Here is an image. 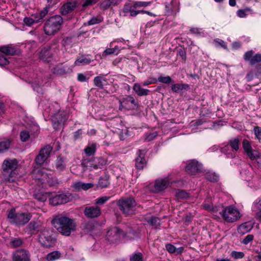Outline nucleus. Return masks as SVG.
<instances>
[{
    "label": "nucleus",
    "instance_id": "13",
    "mask_svg": "<svg viewBox=\"0 0 261 261\" xmlns=\"http://www.w3.org/2000/svg\"><path fill=\"white\" fill-rule=\"evenodd\" d=\"M84 214L88 218H95L101 215V209L97 205L86 206L84 209Z\"/></svg>",
    "mask_w": 261,
    "mask_h": 261
},
{
    "label": "nucleus",
    "instance_id": "8",
    "mask_svg": "<svg viewBox=\"0 0 261 261\" xmlns=\"http://www.w3.org/2000/svg\"><path fill=\"white\" fill-rule=\"evenodd\" d=\"M185 169L190 175H196L203 172L202 165L195 160L187 161Z\"/></svg>",
    "mask_w": 261,
    "mask_h": 261
},
{
    "label": "nucleus",
    "instance_id": "23",
    "mask_svg": "<svg viewBox=\"0 0 261 261\" xmlns=\"http://www.w3.org/2000/svg\"><path fill=\"white\" fill-rule=\"evenodd\" d=\"M110 176L108 175H105L101 176L97 184V186L100 188H107L110 185L109 181Z\"/></svg>",
    "mask_w": 261,
    "mask_h": 261
},
{
    "label": "nucleus",
    "instance_id": "29",
    "mask_svg": "<svg viewBox=\"0 0 261 261\" xmlns=\"http://www.w3.org/2000/svg\"><path fill=\"white\" fill-rule=\"evenodd\" d=\"M68 68L64 67L62 65H57L53 69V73L58 75H61L68 72Z\"/></svg>",
    "mask_w": 261,
    "mask_h": 261
},
{
    "label": "nucleus",
    "instance_id": "53",
    "mask_svg": "<svg viewBox=\"0 0 261 261\" xmlns=\"http://www.w3.org/2000/svg\"><path fill=\"white\" fill-rule=\"evenodd\" d=\"M254 54V51L252 50H249L246 52L244 55V59L246 61H249V63H250L252 58L253 57V55Z\"/></svg>",
    "mask_w": 261,
    "mask_h": 261
},
{
    "label": "nucleus",
    "instance_id": "49",
    "mask_svg": "<svg viewBox=\"0 0 261 261\" xmlns=\"http://www.w3.org/2000/svg\"><path fill=\"white\" fill-rule=\"evenodd\" d=\"M259 62H261V54H256L252 58L250 65H254V64Z\"/></svg>",
    "mask_w": 261,
    "mask_h": 261
},
{
    "label": "nucleus",
    "instance_id": "35",
    "mask_svg": "<svg viewBox=\"0 0 261 261\" xmlns=\"http://www.w3.org/2000/svg\"><path fill=\"white\" fill-rule=\"evenodd\" d=\"M221 152L226 155L227 158H233L235 157V154L229 150V146L228 144L221 148Z\"/></svg>",
    "mask_w": 261,
    "mask_h": 261
},
{
    "label": "nucleus",
    "instance_id": "2",
    "mask_svg": "<svg viewBox=\"0 0 261 261\" xmlns=\"http://www.w3.org/2000/svg\"><path fill=\"white\" fill-rule=\"evenodd\" d=\"M213 212L219 214L222 218L228 222H233L240 218V212L231 206H215Z\"/></svg>",
    "mask_w": 261,
    "mask_h": 261
},
{
    "label": "nucleus",
    "instance_id": "14",
    "mask_svg": "<svg viewBox=\"0 0 261 261\" xmlns=\"http://www.w3.org/2000/svg\"><path fill=\"white\" fill-rule=\"evenodd\" d=\"M30 253L25 249L16 251L13 256V261H30Z\"/></svg>",
    "mask_w": 261,
    "mask_h": 261
},
{
    "label": "nucleus",
    "instance_id": "47",
    "mask_svg": "<svg viewBox=\"0 0 261 261\" xmlns=\"http://www.w3.org/2000/svg\"><path fill=\"white\" fill-rule=\"evenodd\" d=\"M102 80L103 79H102V77L101 76H97L95 77L94 79V85L96 87H97L100 89H103V86L102 82Z\"/></svg>",
    "mask_w": 261,
    "mask_h": 261
},
{
    "label": "nucleus",
    "instance_id": "55",
    "mask_svg": "<svg viewBox=\"0 0 261 261\" xmlns=\"http://www.w3.org/2000/svg\"><path fill=\"white\" fill-rule=\"evenodd\" d=\"M119 102L120 103V106H123L125 109H134L135 108L134 107L128 106L129 101H126V97L123 98L122 99L119 100Z\"/></svg>",
    "mask_w": 261,
    "mask_h": 261
},
{
    "label": "nucleus",
    "instance_id": "27",
    "mask_svg": "<svg viewBox=\"0 0 261 261\" xmlns=\"http://www.w3.org/2000/svg\"><path fill=\"white\" fill-rule=\"evenodd\" d=\"M240 140L238 138H233L229 140L228 145L231 147L232 150L237 151L240 148Z\"/></svg>",
    "mask_w": 261,
    "mask_h": 261
},
{
    "label": "nucleus",
    "instance_id": "6",
    "mask_svg": "<svg viewBox=\"0 0 261 261\" xmlns=\"http://www.w3.org/2000/svg\"><path fill=\"white\" fill-rule=\"evenodd\" d=\"M32 215L29 213H15V210L11 209L8 214L7 218L10 223L18 226H24L32 218Z\"/></svg>",
    "mask_w": 261,
    "mask_h": 261
},
{
    "label": "nucleus",
    "instance_id": "17",
    "mask_svg": "<svg viewBox=\"0 0 261 261\" xmlns=\"http://www.w3.org/2000/svg\"><path fill=\"white\" fill-rule=\"evenodd\" d=\"M68 201L69 197L65 194L56 195L49 199L50 203L54 206L66 203Z\"/></svg>",
    "mask_w": 261,
    "mask_h": 261
},
{
    "label": "nucleus",
    "instance_id": "62",
    "mask_svg": "<svg viewBox=\"0 0 261 261\" xmlns=\"http://www.w3.org/2000/svg\"><path fill=\"white\" fill-rule=\"evenodd\" d=\"M254 236L252 234L247 235L243 240L242 243L245 245L251 242L253 239Z\"/></svg>",
    "mask_w": 261,
    "mask_h": 261
},
{
    "label": "nucleus",
    "instance_id": "28",
    "mask_svg": "<svg viewBox=\"0 0 261 261\" xmlns=\"http://www.w3.org/2000/svg\"><path fill=\"white\" fill-rule=\"evenodd\" d=\"M133 89L139 96L147 95L148 94L149 90L142 88L139 84H135Z\"/></svg>",
    "mask_w": 261,
    "mask_h": 261
},
{
    "label": "nucleus",
    "instance_id": "24",
    "mask_svg": "<svg viewBox=\"0 0 261 261\" xmlns=\"http://www.w3.org/2000/svg\"><path fill=\"white\" fill-rule=\"evenodd\" d=\"M252 228V226L250 223H244L240 225L238 228L239 233L244 234L248 232Z\"/></svg>",
    "mask_w": 261,
    "mask_h": 261
},
{
    "label": "nucleus",
    "instance_id": "10",
    "mask_svg": "<svg viewBox=\"0 0 261 261\" xmlns=\"http://www.w3.org/2000/svg\"><path fill=\"white\" fill-rule=\"evenodd\" d=\"M53 148L50 145H47L41 148L39 154L35 158L37 164L42 165L49 157Z\"/></svg>",
    "mask_w": 261,
    "mask_h": 261
},
{
    "label": "nucleus",
    "instance_id": "4",
    "mask_svg": "<svg viewBox=\"0 0 261 261\" xmlns=\"http://www.w3.org/2000/svg\"><path fill=\"white\" fill-rule=\"evenodd\" d=\"M18 166L16 159H6L2 164L3 174L5 176L6 182H14L16 180V172Z\"/></svg>",
    "mask_w": 261,
    "mask_h": 261
},
{
    "label": "nucleus",
    "instance_id": "64",
    "mask_svg": "<svg viewBox=\"0 0 261 261\" xmlns=\"http://www.w3.org/2000/svg\"><path fill=\"white\" fill-rule=\"evenodd\" d=\"M97 0H86L82 6L83 8H85L89 6L95 4Z\"/></svg>",
    "mask_w": 261,
    "mask_h": 261
},
{
    "label": "nucleus",
    "instance_id": "48",
    "mask_svg": "<svg viewBox=\"0 0 261 261\" xmlns=\"http://www.w3.org/2000/svg\"><path fill=\"white\" fill-rule=\"evenodd\" d=\"M20 138L22 142L27 141L30 138V133L27 130H22L20 133Z\"/></svg>",
    "mask_w": 261,
    "mask_h": 261
},
{
    "label": "nucleus",
    "instance_id": "38",
    "mask_svg": "<svg viewBox=\"0 0 261 261\" xmlns=\"http://www.w3.org/2000/svg\"><path fill=\"white\" fill-rule=\"evenodd\" d=\"M84 151L87 156H91L94 154L96 151V145L93 144L90 146H88L85 148Z\"/></svg>",
    "mask_w": 261,
    "mask_h": 261
},
{
    "label": "nucleus",
    "instance_id": "54",
    "mask_svg": "<svg viewBox=\"0 0 261 261\" xmlns=\"http://www.w3.org/2000/svg\"><path fill=\"white\" fill-rule=\"evenodd\" d=\"M59 39L58 38H54L50 43L47 44L46 46H50V49H55L59 46Z\"/></svg>",
    "mask_w": 261,
    "mask_h": 261
},
{
    "label": "nucleus",
    "instance_id": "56",
    "mask_svg": "<svg viewBox=\"0 0 261 261\" xmlns=\"http://www.w3.org/2000/svg\"><path fill=\"white\" fill-rule=\"evenodd\" d=\"M110 198V196H102L96 199L95 203L98 205H102L106 203Z\"/></svg>",
    "mask_w": 261,
    "mask_h": 261
},
{
    "label": "nucleus",
    "instance_id": "42",
    "mask_svg": "<svg viewBox=\"0 0 261 261\" xmlns=\"http://www.w3.org/2000/svg\"><path fill=\"white\" fill-rule=\"evenodd\" d=\"M243 147L246 153L252 149L251 145L249 141L247 139H244L242 143Z\"/></svg>",
    "mask_w": 261,
    "mask_h": 261
},
{
    "label": "nucleus",
    "instance_id": "20",
    "mask_svg": "<svg viewBox=\"0 0 261 261\" xmlns=\"http://www.w3.org/2000/svg\"><path fill=\"white\" fill-rule=\"evenodd\" d=\"M94 185L92 183H84L78 181L74 183L73 188L75 191H79L81 190H87L93 187Z\"/></svg>",
    "mask_w": 261,
    "mask_h": 261
},
{
    "label": "nucleus",
    "instance_id": "46",
    "mask_svg": "<svg viewBox=\"0 0 261 261\" xmlns=\"http://www.w3.org/2000/svg\"><path fill=\"white\" fill-rule=\"evenodd\" d=\"M143 256L141 252L133 254L130 257V261H143Z\"/></svg>",
    "mask_w": 261,
    "mask_h": 261
},
{
    "label": "nucleus",
    "instance_id": "34",
    "mask_svg": "<svg viewBox=\"0 0 261 261\" xmlns=\"http://www.w3.org/2000/svg\"><path fill=\"white\" fill-rule=\"evenodd\" d=\"M122 237H130V238H133L130 235H133L134 237L137 236L136 231L132 227H128L127 230L125 231L122 230Z\"/></svg>",
    "mask_w": 261,
    "mask_h": 261
},
{
    "label": "nucleus",
    "instance_id": "1",
    "mask_svg": "<svg viewBox=\"0 0 261 261\" xmlns=\"http://www.w3.org/2000/svg\"><path fill=\"white\" fill-rule=\"evenodd\" d=\"M51 222L59 232L66 236H69L72 231L76 229V225L74 220L66 216H56Z\"/></svg>",
    "mask_w": 261,
    "mask_h": 261
},
{
    "label": "nucleus",
    "instance_id": "59",
    "mask_svg": "<svg viewBox=\"0 0 261 261\" xmlns=\"http://www.w3.org/2000/svg\"><path fill=\"white\" fill-rule=\"evenodd\" d=\"M254 134L256 137L259 140H261V127L259 126H255L254 127Z\"/></svg>",
    "mask_w": 261,
    "mask_h": 261
},
{
    "label": "nucleus",
    "instance_id": "11",
    "mask_svg": "<svg viewBox=\"0 0 261 261\" xmlns=\"http://www.w3.org/2000/svg\"><path fill=\"white\" fill-rule=\"evenodd\" d=\"M68 118V115L65 112H59L56 114L52 118L51 121L53 127L57 129L60 126L63 125Z\"/></svg>",
    "mask_w": 261,
    "mask_h": 261
},
{
    "label": "nucleus",
    "instance_id": "39",
    "mask_svg": "<svg viewBox=\"0 0 261 261\" xmlns=\"http://www.w3.org/2000/svg\"><path fill=\"white\" fill-rule=\"evenodd\" d=\"M22 241L20 238H12L11 239L9 244L10 246L13 248L19 247L21 245Z\"/></svg>",
    "mask_w": 261,
    "mask_h": 261
},
{
    "label": "nucleus",
    "instance_id": "37",
    "mask_svg": "<svg viewBox=\"0 0 261 261\" xmlns=\"http://www.w3.org/2000/svg\"><path fill=\"white\" fill-rule=\"evenodd\" d=\"M160 219L155 217H152L148 220V223L155 228L160 226Z\"/></svg>",
    "mask_w": 261,
    "mask_h": 261
},
{
    "label": "nucleus",
    "instance_id": "3",
    "mask_svg": "<svg viewBox=\"0 0 261 261\" xmlns=\"http://www.w3.org/2000/svg\"><path fill=\"white\" fill-rule=\"evenodd\" d=\"M63 23V18L60 15L50 17L44 23L43 29L45 34L48 36L54 35L60 30Z\"/></svg>",
    "mask_w": 261,
    "mask_h": 261
},
{
    "label": "nucleus",
    "instance_id": "40",
    "mask_svg": "<svg viewBox=\"0 0 261 261\" xmlns=\"http://www.w3.org/2000/svg\"><path fill=\"white\" fill-rule=\"evenodd\" d=\"M11 142L9 140L0 141V152L8 150L10 146Z\"/></svg>",
    "mask_w": 261,
    "mask_h": 261
},
{
    "label": "nucleus",
    "instance_id": "58",
    "mask_svg": "<svg viewBox=\"0 0 261 261\" xmlns=\"http://www.w3.org/2000/svg\"><path fill=\"white\" fill-rule=\"evenodd\" d=\"M249 11V9H241L237 11V15L239 17L241 18H243L246 17V16L247 15L246 12Z\"/></svg>",
    "mask_w": 261,
    "mask_h": 261
},
{
    "label": "nucleus",
    "instance_id": "31",
    "mask_svg": "<svg viewBox=\"0 0 261 261\" xmlns=\"http://www.w3.org/2000/svg\"><path fill=\"white\" fill-rule=\"evenodd\" d=\"M249 158L252 160H257L261 159V153L257 150L252 149L251 151H249L246 153Z\"/></svg>",
    "mask_w": 261,
    "mask_h": 261
},
{
    "label": "nucleus",
    "instance_id": "9",
    "mask_svg": "<svg viewBox=\"0 0 261 261\" xmlns=\"http://www.w3.org/2000/svg\"><path fill=\"white\" fill-rule=\"evenodd\" d=\"M43 226V222L38 220H33L31 221L24 228V231L26 233L30 235L37 234L41 230Z\"/></svg>",
    "mask_w": 261,
    "mask_h": 261
},
{
    "label": "nucleus",
    "instance_id": "18",
    "mask_svg": "<svg viewBox=\"0 0 261 261\" xmlns=\"http://www.w3.org/2000/svg\"><path fill=\"white\" fill-rule=\"evenodd\" d=\"M77 6V3L75 1L67 2L61 8V14L66 15L72 12Z\"/></svg>",
    "mask_w": 261,
    "mask_h": 261
},
{
    "label": "nucleus",
    "instance_id": "44",
    "mask_svg": "<svg viewBox=\"0 0 261 261\" xmlns=\"http://www.w3.org/2000/svg\"><path fill=\"white\" fill-rule=\"evenodd\" d=\"M176 196L179 199H187L189 197V194L184 190H178L176 192Z\"/></svg>",
    "mask_w": 261,
    "mask_h": 261
},
{
    "label": "nucleus",
    "instance_id": "25",
    "mask_svg": "<svg viewBox=\"0 0 261 261\" xmlns=\"http://www.w3.org/2000/svg\"><path fill=\"white\" fill-rule=\"evenodd\" d=\"M0 51L7 56H14L16 55V53L15 48L9 46H3L0 47Z\"/></svg>",
    "mask_w": 261,
    "mask_h": 261
},
{
    "label": "nucleus",
    "instance_id": "60",
    "mask_svg": "<svg viewBox=\"0 0 261 261\" xmlns=\"http://www.w3.org/2000/svg\"><path fill=\"white\" fill-rule=\"evenodd\" d=\"M157 83V80L155 78H149L146 81L143 83V85L144 86H148L151 84H155Z\"/></svg>",
    "mask_w": 261,
    "mask_h": 261
},
{
    "label": "nucleus",
    "instance_id": "32",
    "mask_svg": "<svg viewBox=\"0 0 261 261\" xmlns=\"http://www.w3.org/2000/svg\"><path fill=\"white\" fill-rule=\"evenodd\" d=\"M55 166L57 169L62 171L65 168L66 165L64 162V159L63 157L59 156L56 161Z\"/></svg>",
    "mask_w": 261,
    "mask_h": 261
},
{
    "label": "nucleus",
    "instance_id": "22",
    "mask_svg": "<svg viewBox=\"0 0 261 261\" xmlns=\"http://www.w3.org/2000/svg\"><path fill=\"white\" fill-rule=\"evenodd\" d=\"M117 4L118 0H104L99 4V7L101 10H105Z\"/></svg>",
    "mask_w": 261,
    "mask_h": 261
},
{
    "label": "nucleus",
    "instance_id": "33",
    "mask_svg": "<svg viewBox=\"0 0 261 261\" xmlns=\"http://www.w3.org/2000/svg\"><path fill=\"white\" fill-rule=\"evenodd\" d=\"M91 60L86 58L84 56L79 57L74 62L75 66H81L90 63Z\"/></svg>",
    "mask_w": 261,
    "mask_h": 261
},
{
    "label": "nucleus",
    "instance_id": "43",
    "mask_svg": "<svg viewBox=\"0 0 261 261\" xmlns=\"http://www.w3.org/2000/svg\"><path fill=\"white\" fill-rule=\"evenodd\" d=\"M36 174L35 178L39 180H44L45 178H46L47 174L45 173L42 170H38L36 173H34Z\"/></svg>",
    "mask_w": 261,
    "mask_h": 261
},
{
    "label": "nucleus",
    "instance_id": "21",
    "mask_svg": "<svg viewBox=\"0 0 261 261\" xmlns=\"http://www.w3.org/2000/svg\"><path fill=\"white\" fill-rule=\"evenodd\" d=\"M48 12V8L46 7L40 12L32 15V17L35 23L41 22Z\"/></svg>",
    "mask_w": 261,
    "mask_h": 261
},
{
    "label": "nucleus",
    "instance_id": "41",
    "mask_svg": "<svg viewBox=\"0 0 261 261\" xmlns=\"http://www.w3.org/2000/svg\"><path fill=\"white\" fill-rule=\"evenodd\" d=\"M133 9H135L134 7V2L133 3L125 4L123 8V12L124 13V16H127L128 13H130Z\"/></svg>",
    "mask_w": 261,
    "mask_h": 261
},
{
    "label": "nucleus",
    "instance_id": "7",
    "mask_svg": "<svg viewBox=\"0 0 261 261\" xmlns=\"http://www.w3.org/2000/svg\"><path fill=\"white\" fill-rule=\"evenodd\" d=\"M119 210L125 216H131L135 214L137 203L133 197L120 199L117 202Z\"/></svg>",
    "mask_w": 261,
    "mask_h": 261
},
{
    "label": "nucleus",
    "instance_id": "61",
    "mask_svg": "<svg viewBox=\"0 0 261 261\" xmlns=\"http://www.w3.org/2000/svg\"><path fill=\"white\" fill-rule=\"evenodd\" d=\"M166 249L167 251L171 253H175L176 252V247L171 244H168L166 246Z\"/></svg>",
    "mask_w": 261,
    "mask_h": 261
},
{
    "label": "nucleus",
    "instance_id": "19",
    "mask_svg": "<svg viewBox=\"0 0 261 261\" xmlns=\"http://www.w3.org/2000/svg\"><path fill=\"white\" fill-rule=\"evenodd\" d=\"M168 179H160L155 180L154 188L156 192H159L166 189L169 185Z\"/></svg>",
    "mask_w": 261,
    "mask_h": 261
},
{
    "label": "nucleus",
    "instance_id": "51",
    "mask_svg": "<svg viewBox=\"0 0 261 261\" xmlns=\"http://www.w3.org/2000/svg\"><path fill=\"white\" fill-rule=\"evenodd\" d=\"M231 256L234 259H238L243 258L245 256V254L243 252H237L236 251H233L231 253Z\"/></svg>",
    "mask_w": 261,
    "mask_h": 261
},
{
    "label": "nucleus",
    "instance_id": "52",
    "mask_svg": "<svg viewBox=\"0 0 261 261\" xmlns=\"http://www.w3.org/2000/svg\"><path fill=\"white\" fill-rule=\"evenodd\" d=\"M177 55L180 56L182 60L185 62L187 59L186 51L184 48L181 47L177 50Z\"/></svg>",
    "mask_w": 261,
    "mask_h": 261
},
{
    "label": "nucleus",
    "instance_id": "16",
    "mask_svg": "<svg viewBox=\"0 0 261 261\" xmlns=\"http://www.w3.org/2000/svg\"><path fill=\"white\" fill-rule=\"evenodd\" d=\"M146 153V150H139L137 153L138 157L136 159L135 166L138 169H143L146 165L145 155Z\"/></svg>",
    "mask_w": 261,
    "mask_h": 261
},
{
    "label": "nucleus",
    "instance_id": "5",
    "mask_svg": "<svg viewBox=\"0 0 261 261\" xmlns=\"http://www.w3.org/2000/svg\"><path fill=\"white\" fill-rule=\"evenodd\" d=\"M38 242L42 247L49 248L55 246L57 238L55 232L50 229L42 230L38 236Z\"/></svg>",
    "mask_w": 261,
    "mask_h": 261
},
{
    "label": "nucleus",
    "instance_id": "63",
    "mask_svg": "<svg viewBox=\"0 0 261 261\" xmlns=\"http://www.w3.org/2000/svg\"><path fill=\"white\" fill-rule=\"evenodd\" d=\"M23 22L25 24H27L28 26H31L33 23H35L32 17L31 18L27 17H25L23 19Z\"/></svg>",
    "mask_w": 261,
    "mask_h": 261
},
{
    "label": "nucleus",
    "instance_id": "30",
    "mask_svg": "<svg viewBox=\"0 0 261 261\" xmlns=\"http://www.w3.org/2000/svg\"><path fill=\"white\" fill-rule=\"evenodd\" d=\"M61 253L58 251H53L47 254L46 259L47 261H54L61 257Z\"/></svg>",
    "mask_w": 261,
    "mask_h": 261
},
{
    "label": "nucleus",
    "instance_id": "12",
    "mask_svg": "<svg viewBox=\"0 0 261 261\" xmlns=\"http://www.w3.org/2000/svg\"><path fill=\"white\" fill-rule=\"evenodd\" d=\"M122 237V229L118 227H113L107 232V240L111 243L118 241Z\"/></svg>",
    "mask_w": 261,
    "mask_h": 261
},
{
    "label": "nucleus",
    "instance_id": "57",
    "mask_svg": "<svg viewBox=\"0 0 261 261\" xmlns=\"http://www.w3.org/2000/svg\"><path fill=\"white\" fill-rule=\"evenodd\" d=\"M206 179L211 182H217L219 179L218 176L213 173H210L206 175Z\"/></svg>",
    "mask_w": 261,
    "mask_h": 261
},
{
    "label": "nucleus",
    "instance_id": "36",
    "mask_svg": "<svg viewBox=\"0 0 261 261\" xmlns=\"http://www.w3.org/2000/svg\"><path fill=\"white\" fill-rule=\"evenodd\" d=\"M34 197L35 199L40 202H44L46 200L47 195L46 193L41 192H36L34 194Z\"/></svg>",
    "mask_w": 261,
    "mask_h": 261
},
{
    "label": "nucleus",
    "instance_id": "15",
    "mask_svg": "<svg viewBox=\"0 0 261 261\" xmlns=\"http://www.w3.org/2000/svg\"><path fill=\"white\" fill-rule=\"evenodd\" d=\"M53 56L50 46H44L41 48L39 53V58L44 62H49L50 61Z\"/></svg>",
    "mask_w": 261,
    "mask_h": 261
},
{
    "label": "nucleus",
    "instance_id": "26",
    "mask_svg": "<svg viewBox=\"0 0 261 261\" xmlns=\"http://www.w3.org/2000/svg\"><path fill=\"white\" fill-rule=\"evenodd\" d=\"M190 86L186 84H173L171 86L172 90L175 93H178L183 90H188Z\"/></svg>",
    "mask_w": 261,
    "mask_h": 261
},
{
    "label": "nucleus",
    "instance_id": "45",
    "mask_svg": "<svg viewBox=\"0 0 261 261\" xmlns=\"http://www.w3.org/2000/svg\"><path fill=\"white\" fill-rule=\"evenodd\" d=\"M150 2H134V7L135 8V9L141 7H146L150 5Z\"/></svg>",
    "mask_w": 261,
    "mask_h": 261
},
{
    "label": "nucleus",
    "instance_id": "50",
    "mask_svg": "<svg viewBox=\"0 0 261 261\" xmlns=\"http://www.w3.org/2000/svg\"><path fill=\"white\" fill-rule=\"evenodd\" d=\"M159 81L161 83L169 84L172 82V79L169 76H160L158 77L157 81Z\"/></svg>",
    "mask_w": 261,
    "mask_h": 261
}]
</instances>
